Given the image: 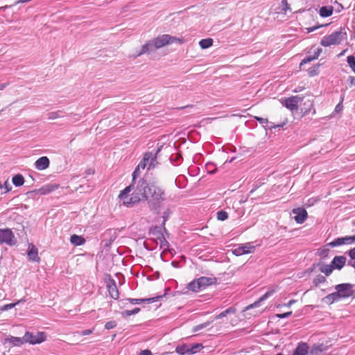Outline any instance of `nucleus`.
<instances>
[{
  "mask_svg": "<svg viewBox=\"0 0 355 355\" xmlns=\"http://www.w3.org/2000/svg\"><path fill=\"white\" fill-rule=\"evenodd\" d=\"M62 116V112L61 111L51 112L48 114L49 119H55Z\"/></svg>",
  "mask_w": 355,
  "mask_h": 355,
  "instance_id": "49",
  "label": "nucleus"
},
{
  "mask_svg": "<svg viewBox=\"0 0 355 355\" xmlns=\"http://www.w3.org/2000/svg\"><path fill=\"white\" fill-rule=\"evenodd\" d=\"M9 343L12 346L19 347L24 343V338L8 336L3 340V343Z\"/></svg>",
  "mask_w": 355,
  "mask_h": 355,
  "instance_id": "20",
  "label": "nucleus"
},
{
  "mask_svg": "<svg viewBox=\"0 0 355 355\" xmlns=\"http://www.w3.org/2000/svg\"><path fill=\"white\" fill-rule=\"evenodd\" d=\"M211 321H207L204 323H202V324H198L196 326H194L192 329V332L193 333H196L207 327H209L210 324H211Z\"/></svg>",
  "mask_w": 355,
  "mask_h": 355,
  "instance_id": "41",
  "label": "nucleus"
},
{
  "mask_svg": "<svg viewBox=\"0 0 355 355\" xmlns=\"http://www.w3.org/2000/svg\"><path fill=\"white\" fill-rule=\"evenodd\" d=\"M156 49L173 43L183 44L184 39L164 34L153 40Z\"/></svg>",
  "mask_w": 355,
  "mask_h": 355,
  "instance_id": "4",
  "label": "nucleus"
},
{
  "mask_svg": "<svg viewBox=\"0 0 355 355\" xmlns=\"http://www.w3.org/2000/svg\"><path fill=\"white\" fill-rule=\"evenodd\" d=\"M347 254L351 259L350 261H348V265L355 268V247L349 250Z\"/></svg>",
  "mask_w": 355,
  "mask_h": 355,
  "instance_id": "39",
  "label": "nucleus"
},
{
  "mask_svg": "<svg viewBox=\"0 0 355 355\" xmlns=\"http://www.w3.org/2000/svg\"><path fill=\"white\" fill-rule=\"evenodd\" d=\"M302 101V98L299 96H293L285 98L282 103L283 105L291 111L297 110L299 103Z\"/></svg>",
  "mask_w": 355,
  "mask_h": 355,
  "instance_id": "8",
  "label": "nucleus"
},
{
  "mask_svg": "<svg viewBox=\"0 0 355 355\" xmlns=\"http://www.w3.org/2000/svg\"><path fill=\"white\" fill-rule=\"evenodd\" d=\"M292 213L295 215L293 218L297 224L304 223L308 218V213L303 207L294 208Z\"/></svg>",
  "mask_w": 355,
  "mask_h": 355,
  "instance_id": "10",
  "label": "nucleus"
},
{
  "mask_svg": "<svg viewBox=\"0 0 355 355\" xmlns=\"http://www.w3.org/2000/svg\"><path fill=\"white\" fill-rule=\"evenodd\" d=\"M275 293V290H269L264 295H263L259 299V302H263L268 299L269 297L272 296Z\"/></svg>",
  "mask_w": 355,
  "mask_h": 355,
  "instance_id": "52",
  "label": "nucleus"
},
{
  "mask_svg": "<svg viewBox=\"0 0 355 355\" xmlns=\"http://www.w3.org/2000/svg\"><path fill=\"white\" fill-rule=\"evenodd\" d=\"M149 235L152 236V240H158L164 235L162 232V227L157 225L150 227L149 230Z\"/></svg>",
  "mask_w": 355,
  "mask_h": 355,
  "instance_id": "24",
  "label": "nucleus"
},
{
  "mask_svg": "<svg viewBox=\"0 0 355 355\" xmlns=\"http://www.w3.org/2000/svg\"><path fill=\"white\" fill-rule=\"evenodd\" d=\"M353 288L354 284L350 283H342L335 286V289L340 300L350 297H355V291Z\"/></svg>",
  "mask_w": 355,
  "mask_h": 355,
  "instance_id": "5",
  "label": "nucleus"
},
{
  "mask_svg": "<svg viewBox=\"0 0 355 355\" xmlns=\"http://www.w3.org/2000/svg\"><path fill=\"white\" fill-rule=\"evenodd\" d=\"M116 327V322L114 320H111L109 322H107L105 324V328L106 329H112Z\"/></svg>",
  "mask_w": 355,
  "mask_h": 355,
  "instance_id": "56",
  "label": "nucleus"
},
{
  "mask_svg": "<svg viewBox=\"0 0 355 355\" xmlns=\"http://www.w3.org/2000/svg\"><path fill=\"white\" fill-rule=\"evenodd\" d=\"M325 349L323 344H315L311 348L309 347V354L319 355Z\"/></svg>",
  "mask_w": 355,
  "mask_h": 355,
  "instance_id": "31",
  "label": "nucleus"
},
{
  "mask_svg": "<svg viewBox=\"0 0 355 355\" xmlns=\"http://www.w3.org/2000/svg\"><path fill=\"white\" fill-rule=\"evenodd\" d=\"M256 121H259L261 124L264 125L268 123V120L266 118H262L260 116H254Z\"/></svg>",
  "mask_w": 355,
  "mask_h": 355,
  "instance_id": "60",
  "label": "nucleus"
},
{
  "mask_svg": "<svg viewBox=\"0 0 355 355\" xmlns=\"http://www.w3.org/2000/svg\"><path fill=\"white\" fill-rule=\"evenodd\" d=\"M260 303H261V302H259V300H258L256 302H254L253 304L249 305L247 309H250L257 307L259 306Z\"/></svg>",
  "mask_w": 355,
  "mask_h": 355,
  "instance_id": "63",
  "label": "nucleus"
},
{
  "mask_svg": "<svg viewBox=\"0 0 355 355\" xmlns=\"http://www.w3.org/2000/svg\"><path fill=\"white\" fill-rule=\"evenodd\" d=\"M3 187L5 189L4 193L9 192L12 189L11 185L7 181L5 182Z\"/></svg>",
  "mask_w": 355,
  "mask_h": 355,
  "instance_id": "61",
  "label": "nucleus"
},
{
  "mask_svg": "<svg viewBox=\"0 0 355 355\" xmlns=\"http://www.w3.org/2000/svg\"><path fill=\"white\" fill-rule=\"evenodd\" d=\"M329 252V249L322 248L318 250L317 254L324 259L328 257Z\"/></svg>",
  "mask_w": 355,
  "mask_h": 355,
  "instance_id": "45",
  "label": "nucleus"
},
{
  "mask_svg": "<svg viewBox=\"0 0 355 355\" xmlns=\"http://www.w3.org/2000/svg\"><path fill=\"white\" fill-rule=\"evenodd\" d=\"M16 243L17 240L10 229H0V244L5 243L9 246H13Z\"/></svg>",
  "mask_w": 355,
  "mask_h": 355,
  "instance_id": "7",
  "label": "nucleus"
},
{
  "mask_svg": "<svg viewBox=\"0 0 355 355\" xmlns=\"http://www.w3.org/2000/svg\"><path fill=\"white\" fill-rule=\"evenodd\" d=\"M19 304V302H14V303L4 304L3 306L0 307V310L1 311H8L10 309H13L14 307H15Z\"/></svg>",
  "mask_w": 355,
  "mask_h": 355,
  "instance_id": "47",
  "label": "nucleus"
},
{
  "mask_svg": "<svg viewBox=\"0 0 355 355\" xmlns=\"http://www.w3.org/2000/svg\"><path fill=\"white\" fill-rule=\"evenodd\" d=\"M343 100H344V95H343L341 96L340 102L336 105V106L334 109V112L339 113L340 112L342 111V110L343 109Z\"/></svg>",
  "mask_w": 355,
  "mask_h": 355,
  "instance_id": "53",
  "label": "nucleus"
},
{
  "mask_svg": "<svg viewBox=\"0 0 355 355\" xmlns=\"http://www.w3.org/2000/svg\"><path fill=\"white\" fill-rule=\"evenodd\" d=\"M317 265L319 266V270L324 273L326 276H329L334 270L331 263L328 265L323 263H318Z\"/></svg>",
  "mask_w": 355,
  "mask_h": 355,
  "instance_id": "30",
  "label": "nucleus"
},
{
  "mask_svg": "<svg viewBox=\"0 0 355 355\" xmlns=\"http://www.w3.org/2000/svg\"><path fill=\"white\" fill-rule=\"evenodd\" d=\"M187 288L188 290L195 292V293H198L200 291H203L202 287H201V284H200V282H199L198 278H196V279H193V281H191L190 283H189L187 284Z\"/></svg>",
  "mask_w": 355,
  "mask_h": 355,
  "instance_id": "25",
  "label": "nucleus"
},
{
  "mask_svg": "<svg viewBox=\"0 0 355 355\" xmlns=\"http://www.w3.org/2000/svg\"><path fill=\"white\" fill-rule=\"evenodd\" d=\"M85 239L83 236L73 234L70 237V242L75 246L83 245L85 243Z\"/></svg>",
  "mask_w": 355,
  "mask_h": 355,
  "instance_id": "28",
  "label": "nucleus"
},
{
  "mask_svg": "<svg viewBox=\"0 0 355 355\" xmlns=\"http://www.w3.org/2000/svg\"><path fill=\"white\" fill-rule=\"evenodd\" d=\"M282 5L283 7V10L284 11H286L287 10L290 9L289 5L287 2V0H282Z\"/></svg>",
  "mask_w": 355,
  "mask_h": 355,
  "instance_id": "62",
  "label": "nucleus"
},
{
  "mask_svg": "<svg viewBox=\"0 0 355 355\" xmlns=\"http://www.w3.org/2000/svg\"><path fill=\"white\" fill-rule=\"evenodd\" d=\"M326 281V278L322 275H318L313 279V284L315 286H318L320 284L324 283Z\"/></svg>",
  "mask_w": 355,
  "mask_h": 355,
  "instance_id": "46",
  "label": "nucleus"
},
{
  "mask_svg": "<svg viewBox=\"0 0 355 355\" xmlns=\"http://www.w3.org/2000/svg\"><path fill=\"white\" fill-rule=\"evenodd\" d=\"M327 26V24H317L315 26H313L312 27H309V28H306V32L308 33H312L315 31H316L317 29L321 28V27H324V26Z\"/></svg>",
  "mask_w": 355,
  "mask_h": 355,
  "instance_id": "55",
  "label": "nucleus"
},
{
  "mask_svg": "<svg viewBox=\"0 0 355 355\" xmlns=\"http://www.w3.org/2000/svg\"><path fill=\"white\" fill-rule=\"evenodd\" d=\"M346 32H343L342 28L333 32L331 35L324 36L320 41L322 46H329L331 45L338 44L346 37Z\"/></svg>",
  "mask_w": 355,
  "mask_h": 355,
  "instance_id": "3",
  "label": "nucleus"
},
{
  "mask_svg": "<svg viewBox=\"0 0 355 355\" xmlns=\"http://www.w3.org/2000/svg\"><path fill=\"white\" fill-rule=\"evenodd\" d=\"M322 300L327 304H331L334 302H338L341 300L339 297L337 291H336L335 292L325 296Z\"/></svg>",
  "mask_w": 355,
  "mask_h": 355,
  "instance_id": "29",
  "label": "nucleus"
},
{
  "mask_svg": "<svg viewBox=\"0 0 355 355\" xmlns=\"http://www.w3.org/2000/svg\"><path fill=\"white\" fill-rule=\"evenodd\" d=\"M292 315V311H288L284 313H278L276 315V317L279 319L286 318Z\"/></svg>",
  "mask_w": 355,
  "mask_h": 355,
  "instance_id": "58",
  "label": "nucleus"
},
{
  "mask_svg": "<svg viewBox=\"0 0 355 355\" xmlns=\"http://www.w3.org/2000/svg\"><path fill=\"white\" fill-rule=\"evenodd\" d=\"M263 184V182H256L254 184H253V187L252 189H251V191H250V194H252L257 189H259L262 184Z\"/></svg>",
  "mask_w": 355,
  "mask_h": 355,
  "instance_id": "57",
  "label": "nucleus"
},
{
  "mask_svg": "<svg viewBox=\"0 0 355 355\" xmlns=\"http://www.w3.org/2000/svg\"><path fill=\"white\" fill-rule=\"evenodd\" d=\"M150 153H146L142 160L140 162L137 166H139V169H144L149 162V157H150Z\"/></svg>",
  "mask_w": 355,
  "mask_h": 355,
  "instance_id": "40",
  "label": "nucleus"
},
{
  "mask_svg": "<svg viewBox=\"0 0 355 355\" xmlns=\"http://www.w3.org/2000/svg\"><path fill=\"white\" fill-rule=\"evenodd\" d=\"M320 64H315L311 67L308 70V74L310 77H313L319 74V67H320Z\"/></svg>",
  "mask_w": 355,
  "mask_h": 355,
  "instance_id": "38",
  "label": "nucleus"
},
{
  "mask_svg": "<svg viewBox=\"0 0 355 355\" xmlns=\"http://www.w3.org/2000/svg\"><path fill=\"white\" fill-rule=\"evenodd\" d=\"M143 184L137 185L132 192L129 196V193L133 190V184H130L123 189L119 195V198L123 202V204L128 207H132L136 203L141 201L140 196H141V191L144 190Z\"/></svg>",
  "mask_w": 355,
  "mask_h": 355,
  "instance_id": "2",
  "label": "nucleus"
},
{
  "mask_svg": "<svg viewBox=\"0 0 355 355\" xmlns=\"http://www.w3.org/2000/svg\"><path fill=\"white\" fill-rule=\"evenodd\" d=\"M175 352L180 355L189 354V346L186 344L178 345L175 348Z\"/></svg>",
  "mask_w": 355,
  "mask_h": 355,
  "instance_id": "37",
  "label": "nucleus"
},
{
  "mask_svg": "<svg viewBox=\"0 0 355 355\" xmlns=\"http://www.w3.org/2000/svg\"><path fill=\"white\" fill-rule=\"evenodd\" d=\"M347 62L351 69H353L355 67V57L353 55H348L347 57Z\"/></svg>",
  "mask_w": 355,
  "mask_h": 355,
  "instance_id": "50",
  "label": "nucleus"
},
{
  "mask_svg": "<svg viewBox=\"0 0 355 355\" xmlns=\"http://www.w3.org/2000/svg\"><path fill=\"white\" fill-rule=\"evenodd\" d=\"M58 187L59 184H47L41 187L38 192L42 195H47L58 189Z\"/></svg>",
  "mask_w": 355,
  "mask_h": 355,
  "instance_id": "22",
  "label": "nucleus"
},
{
  "mask_svg": "<svg viewBox=\"0 0 355 355\" xmlns=\"http://www.w3.org/2000/svg\"><path fill=\"white\" fill-rule=\"evenodd\" d=\"M170 214H171L170 209H167L166 211H164L163 215H162L163 222L162 224V227H163V229L165 232H166V229L165 227V223L168 220Z\"/></svg>",
  "mask_w": 355,
  "mask_h": 355,
  "instance_id": "48",
  "label": "nucleus"
},
{
  "mask_svg": "<svg viewBox=\"0 0 355 355\" xmlns=\"http://www.w3.org/2000/svg\"><path fill=\"white\" fill-rule=\"evenodd\" d=\"M311 112H312L313 115L315 114V110L313 107V101H305L301 107V112L302 113V116H306Z\"/></svg>",
  "mask_w": 355,
  "mask_h": 355,
  "instance_id": "15",
  "label": "nucleus"
},
{
  "mask_svg": "<svg viewBox=\"0 0 355 355\" xmlns=\"http://www.w3.org/2000/svg\"><path fill=\"white\" fill-rule=\"evenodd\" d=\"M162 295H158L153 297H148V298H127L126 300L130 302L132 304H139L141 303H147V304H151L153 302H155L158 301L160 298H162Z\"/></svg>",
  "mask_w": 355,
  "mask_h": 355,
  "instance_id": "14",
  "label": "nucleus"
},
{
  "mask_svg": "<svg viewBox=\"0 0 355 355\" xmlns=\"http://www.w3.org/2000/svg\"><path fill=\"white\" fill-rule=\"evenodd\" d=\"M140 174V169H139V166H137L132 174V184H133V185L135 184V181H136V179L137 178V177Z\"/></svg>",
  "mask_w": 355,
  "mask_h": 355,
  "instance_id": "54",
  "label": "nucleus"
},
{
  "mask_svg": "<svg viewBox=\"0 0 355 355\" xmlns=\"http://www.w3.org/2000/svg\"><path fill=\"white\" fill-rule=\"evenodd\" d=\"M309 346L307 343L300 342L297 344L296 347L291 355H309Z\"/></svg>",
  "mask_w": 355,
  "mask_h": 355,
  "instance_id": "13",
  "label": "nucleus"
},
{
  "mask_svg": "<svg viewBox=\"0 0 355 355\" xmlns=\"http://www.w3.org/2000/svg\"><path fill=\"white\" fill-rule=\"evenodd\" d=\"M153 40L149 41L142 46L141 49L137 53V55L139 56L142 54L150 53L156 50Z\"/></svg>",
  "mask_w": 355,
  "mask_h": 355,
  "instance_id": "23",
  "label": "nucleus"
},
{
  "mask_svg": "<svg viewBox=\"0 0 355 355\" xmlns=\"http://www.w3.org/2000/svg\"><path fill=\"white\" fill-rule=\"evenodd\" d=\"M27 255L28 260L35 261V262H40V258L38 256V250L34 245L33 244H29L28 251H27Z\"/></svg>",
  "mask_w": 355,
  "mask_h": 355,
  "instance_id": "17",
  "label": "nucleus"
},
{
  "mask_svg": "<svg viewBox=\"0 0 355 355\" xmlns=\"http://www.w3.org/2000/svg\"><path fill=\"white\" fill-rule=\"evenodd\" d=\"M140 310H141L140 308H138V307H136V308L133 309L132 310H125L124 311H123L121 313V315L123 317L130 316L132 315L137 314L140 311Z\"/></svg>",
  "mask_w": 355,
  "mask_h": 355,
  "instance_id": "43",
  "label": "nucleus"
},
{
  "mask_svg": "<svg viewBox=\"0 0 355 355\" xmlns=\"http://www.w3.org/2000/svg\"><path fill=\"white\" fill-rule=\"evenodd\" d=\"M236 147L232 145H230L229 146L223 147V151H225L226 153H228V152L234 153V152H236Z\"/></svg>",
  "mask_w": 355,
  "mask_h": 355,
  "instance_id": "59",
  "label": "nucleus"
},
{
  "mask_svg": "<svg viewBox=\"0 0 355 355\" xmlns=\"http://www.w3.org/2000/svg\"><path fill=\"white\" fill-rule=\"evenodd\" d=\"M182 159V156L180 153L172 154L169 157V160L173 165H179Z\"/></svg>",
  "mask_w": 355,
  "mask_h": 355,
  "instance_id": "35",
  "label": "nucleus"
},
{
  "mask_svg": "<svg viewBox=\"0 0 355 355\" xmlns=\"http://www.w3.org/2000/svg\"><path fill=\"white\" fill-rule=\"evenodd\" d=\"M139 355H153L149 349L141 350Z\"/></svg>",
  "mask_w": 355,
  "mask_h": 355,
  "instance_id": "64",
  "label": "nucleus"
},
{
  "mask_svg": "<svg viewBox=\"0 0 355 355\" xmlns=\"http://www.w3.org/2000/svg\"><path fill=\"white\" fill-rule=\"evenodd\" d=\"M255 249V247L248 243L232 250V253L235 256H241L246 254L252 252Z\"/></svg>",
  "mask_w": 355,
  "mask_h": 355,
  "instance_id": "11",
  "label": "nucleus"
},
{
  "mask_svg": "<svg viewBox=\"0 0 355 355\" xmlns=\"http://www.w3.org/2000/svg\"><path fill=\"white\" fill-rule=\"evenodd\" d=\"M50 165V160L46 156H42L38 158L35 164V168L39 171L46 169Z\"/></svg>",
  "mask_w": 355,
  "mask_h": 355,
  "instance_id": "16",
  "label": "nucleus"
},
{
  "mask_svg": "<svg viewBox=\"0 0 355 355\" xmlns=\"http://www.w3.org/2000/svg\"><path fill=\"white\" fill-rule=\"evenodd\" d=\"M354 243H355V234L352 236H346L334 239L331 242L328 243V245L334 248L342 245L352 244Z\"/></svg>",
  "mask_w": 355,
  "mask_h": 355,
  "instance_id": "9",
  "label": "nucleus"
},
{
  "mask_svg": "<svg viewBox=\"0 0 355 355\" xmlns=\"http://www.w3.org/2000/svg\"><path fill=\"white\" fill-rule=\"evenodd\" d=\"M216 218L218 220L224 221L228 218V214L225 210H220L216 213Z\"/></svg>",
  "mask_w": 355,
  "mask_h": 355,
  "instance_id": "42",
  "label": "nucleus"
},
{
  "mask_svg": "<svg viewBox=\"0 0 355 355\" xmlns=\"http://www.w3.org/2000/svg\"><path fill=\"white\" fill-rule=\"evenodd\" d=\"M199 282H200L201 287L202 289H206L208 286H212L216 284L217 279L216 277H200L198 278Z\"/></svg>",
  "mask_w": 355,
  "mask_h": 355,
  "instance_id": "19",
  "label": "nucleus"
},
{
  "mask_svg": "<svg viewBox=\"0 0 355 355\" xmlns=\"http://www.w3.org/2000/svg\"><path fill=\"white\" fill-rule=\"evenodd\" d=\"M346 257L344 256H335L332 259L331 264L334 270H341L346 263Z\"/></svg>",
  "mask_w": 355,
  "mask_h": 355,
  "instance_id": "18",
  "label": "nucleus"
},
{
  "mask_svg": "<svg viewBox=\"0 0 355 355\" xmlns=\"http://www.w3.org/2000/svg\"><path fill=\"white\" fill-rule=\"evenodd\" d=\"M107 289L110 296L114 300H118L119 297V291L114 279L110 278L107 282Z\"/></svg>",
  "mask_w": 355,
  "mask_h": 355,
  "instance_id": "12",
  "label": "nucleus"
},
{
  "mask_svg": "<svg viewBox=\"0 0 355 355\" xmlns=\"http://www.w3.org/2000/svg\"><path fill=\"white\" fill-rule=\"evenodd\" d=\"M334 8L332 6H323L319 10V15L321 17H328L332 15Z\"/></svg>",
  "mask_w": 355,
  "mask_h": 355,
  "instance_id": "27",
  "label": "nucleus"
},
{
  "mask_svg": "<svg viewBox=\"0 0 355 355\" xmlns=\"http://www.w3.org/2000/svg\"><path fill=\"white\" fill-rule=\"evenodd\" d=\"M205 168L208 173L213 174L216 171V166L213 162H208L205 165Z\"/></svg>",
  "mask_w": 355,
  "mask_h": 355,
  "instance_id": "44",
  "label": "nucleus"
},
{
  "mask_svg": "<svg viewBox=\"0 0 355 355\" xmlns=\"http://www.w3.org/2000/svg\"><path fill=\"white\" fill-rule=\"evenodd\" d=\"M236 313V309L234 306H230L225 311H222L215 317V320H218L226 317L229 314H235Z\"/></svg>",
  "mask_w": 355,
  "mask_h": 355,
  "instance_id": "32",
  "label": "nucleus"
},
{
  "mask_svg": "<svg viewBox=\"0 0 355 355\" xmlns=\"http://www.w3.org/2000/svg\"><path fill=\"white\" fill-rule=\"evenodd\" d=\"M24 343H28L31 345L40 344L46 340V334L42 331H38L34 334L30 331H26L24 336Z\"/></svg>",
  "mask_w": 355,
  "mask_h": 355,
  "instance_id": "6",
  "label": "nucleus"
},
{
  "mask_svg": "<svg viewBox=\"0 0 355 355\" xmlns=\"http://www.w3.org/2000/svg\"><path fill=\"white\" fill-rule=\"evenodd\" d=\"M162 148V146H161L160 147H158L154 153H153L152 152H150V157H149V162H148V170L150 168H155L157 165L158 162H157V158L158 154L160 153Z\"/></svg>",
  "mask_w": 355,
  "mask_h": 355,
  "instance_id": "21",
  "label": "nucleus"
},
{
  "mask_svg": "<svg viewBox=\"0 0 355 355\" xmlns=\"http://www.w3.org/2000/svg\"><path fill=\"white\" fill-rule=\"evenodd\" d=\"M155 242L157 244L159 243L161 248H164L168 245V242L165 239L164 235L161 236V238L159 239L158 240H156Z\"/></svg>",
  "mask_w": 355,
  "mask_h": 355,
  "instance_id": "51",
  "label": "nucleus"
},
{
  "mask_svg": "<svg viewBox=\"0 0 355 355\" xmlns=\"http://www.w3.org/2000/svg\"><path fill=\"white\" fill-rule=\"evenodd\" d=\"M143 184L144 190L140 196L141 200H147L150 210L158 211L161 205L166 200L164 190L155 183H148L144 178H140L137 185Z\"/></svg>",
  "mask_w": 355,
  "mask_h": 355,
  "instance_id": "1",
  "label": "nucleus"
},
{
  "mask_svg": "<svg viewBox=\"0 0 355 355\" xmlns=\"http://www.w3.org/2000/svg\"><path fill=\"white\" fill-rule=\"evenodd\" d=\"M321 52L322 49L318 48L313 55H307L301 61L300 67H301L302 65L318 59Z\"/></svg>",
  "mask_w": 355,
  "mask_h": 355,
  "instance_id": "26",
  "label": "nucleus"
},
{
  "mask_svg": "<svg viewBox=\"0 0 355 355\" xmlns=\"http://www.w3.org/2000/svg\"><path fill=\"white\" fill-rule=\"evenodd\" d=\"M202 349H203V345L201 343L192 344L191 346H189V355L195 354Z\"/></svg>",
  "mask_w": 355,
  "mask_h": 355,
  "instance_id": "34",
  "label": "nucleus"
},
{
  "mask_svg": "<svg viewBox=\"0 0 355 355\" xmlns=\"http://www.w3.org/2000/svg\"><path fill=\"white\" fill-rule=\"evenodd\" d=\"M213 40L211 38L202 39L199 42V45L202 49H206L211 47L213 45Z\"/></svg>",
  "mask_w": 355,
  "mask_h": 355,
  "instance_id": "36",
  "label": "nucleus"
},
{
  "mask_svg": "<svg viewBox=\"0 0 355 355\" xmlns=\"http://www.w3.org/2000/svg\"><path fill=\"white\" fill-rule=\"evenodd\" d=\"M12 182L16 187H21L24 183V178L21 174H16L12 177Z\"/></svg>",
  "mask_w": 355,
  "mask_h": 355,
  "instance_id": "33",
  "label": "nucleus"
}]
</instances>
